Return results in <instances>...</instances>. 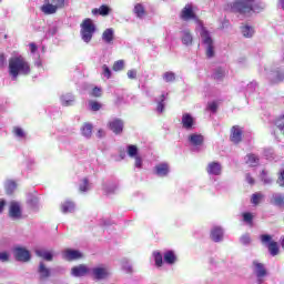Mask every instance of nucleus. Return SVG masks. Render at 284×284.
Here are the masks:
<instances>
[{
  "mask_svg": "<svg viewBox=\"0 0 284 284\" xmlns=\"http://www.w3.org/2000/svg\"><path fill=\"white\" fill-rule=\"evenodd\" d=\"M80 28L82 41H84V43H90L92 41V38L94 37V32H97V24H94V21H92V19L87 18L83 20Z\"/></svg>",
  "mask_w": 284,
  "mask_h": 284,
  "instance_id": "2",
  "label": "nucleus"
},
{
  "mask_svg": "<svg viewBox=\"0 0 284 284\" xmlns=\"http://www.w3.org/2000/svg\"><path fill=\"white\" fill-rule=\"evenodd\" d=\"M115 190L116 183L106 182L103 184V192H105V194H114Z\"/></svg>",
  "mask_w": 284,
  "mask_h": 284,
  "instance_id": "32",
  "label": "nucleus"
},
{
  "mask_svg": "<svg viewBox=\"0 0 284 284\" xmlns=\"http://www.w3.org/2000/svg\"><path fill=\"white\" fill-rule=\"evenodd\" d=\"M9 74L12 81L19 79V74H30V63L22 55H13L9 59Z\"/></svg>",
  "mask_w": 284,
  "mask_h": 284,
  "instance_id": "1",
  "label": "nucleus"
},
{
  "mask_svg": "<svg viewBox=\"0 0 284 284\" xmlns=\"http://www.w3.org/2000/svg\"><path fill=\"white\" fill-rule=\"evenodd\" d=\"M36 254L37 256H39L40 258H43L44 261H52L53 258L52 252L45 251L43 248L36 250Z\"/></svg>",
  "mask_w": 284,
  "mask_h": 284,
  "instance_id": "25",
  "label": "nucleus"
},
{
  "mask_svg": "<svg viewBox=\"0 0 284 284\" xmlns=\"http://www.w3.org/2000/svg\"><path fill=\"white\" fill-rule=\"evenodd\" d=\"M6 190L7 194H12L17 190V183L14 181H7Z\"/></svg>",
  "mask_w": 284,
  "mask_h": 284,
  "instance_id": "41",
  "label": "nucleus"
},
{
  "mask_svg": "<svg viewBox=\"0 0 284 284\" xmlns=\"http://www.w3.org/2000/svg\"><path fill=\"white\" fill-rule=\"evenodd\" d=\"M194 10L192 9V4H186L182 12H181V19H183V21H190V19H194Z\"/></svg>",
  "mask_w": 284,
  "mask_h": 284,
  "instance_id": "20",
  "label": "nucleus"
},
{
  "mask_svg": "<svg viewBox=\"0 0 284 284\" xmlns=\"http://www.w3.org/2000/svg\"><path fill=\"white\" fill-rule=\"evenodd\" d=\"M277 183H278V185H281V187H284V170L282 172H280Z\"/></svg>",
  "mask_w": 284,
  "mask_h": 284,
  "instance_id": "59",
  "label": "nucleus"
},
{
  "mask_svg": "<svg viewBox=\"0 0 284 284\" xmlns=\"http://www.w3.org/2000/svg\"><path fill=\"white\" fill-rule=\"evenodd\" d=\"M0 261L1 263H8L10 261V254L8 252H0Z\"/></svg>",
  "mask_w": 284,
  "mask_h": 284,
  "instance_id": "53",
  "label": "nucleus"
},
{
  "mask_svg": "<svg viewBox=\"0 0 284 284\" xmlns=\"http://www.w3.org/2000/svg\"><path fill=\"white\" fill-rule=\"evenodd\" d=\"M164 263L168 265H174V263H176V254L174 251H166L164 253Z\"/></svg>",
  "mask_w": 284,
  "mask_h": 284,
  "instance_id": "26",
  "label": "nucleus"
},
{
  "mask_svg": "<svg viewBox=\"0 0 284 284\" xmlns=\"http://www.w3.org/2000/svg\"><path fill=\"white\" fill-rule=\"evenodd\" d=\"M126 77L128 79H136V69L129 70Z\"/></svg>",
  "mask_w": 284,
  "mask_h": 284,
  "instance_id": "58",
  "label": "nucleus"
},
{
  "mask_svg": "<svg viewBox=\"0 0 284 284\" xmlns=\"http://www.w3.org/2000/svg\"><path fill=\"white\" fill-rule=\"evenodd\" d=\"M253 274L256 276V284H263L265 276H267V270L262 263L254 261L253 262Z\"/></svg>",
  "mask_w": 284,
  "mask_h": 284,
  "instance_id": "7",
  "label": "nucleus"
},
{
  "mask_svg": "<svg viewBox=\"0 0 284 284\" xmlns=\"http://www.w3.org/2000/svg\"><path fill=\"white\" fill-rule=\"evenodd\" d=\"M77 210V205L72 201H65L61 204L62 214H72Z\"/></svg>",
  "mask_w": 284,
  "mask_h": 284,
  "instance_id": "22",
  "label": "nucleus"
},
{
  "mask_svg": "<svg viewBox=\"0 0 284 284\" xmlns=\"http://www.w3.org/2000/svg\"><path fill=\"white\" fill-rule=\"evenodd\" d=\"M182 43H184V45H191L192 34L190 33V31L187 30L182 31Z\"/></svg>",
  "mask_w": 284,
  "mask_h": 284,
  "instance_id": "37",
  "label": "nucleus"
},
{
  "mask_svg": "<svg viewBox=\"0 0 284 284\" xmlns=\"http://www.w3.org/2000/svg\"><path fill=\"white\" fill-rule=\"evenodd\" d=\"M90 276H92L94 281H105L112 276V271L106 265H99L91 268Z\"/></svg>",
  "mask_w": 284,
  "mask_h": 284,
  "instance_id": "5",
  "label": "nucleus"
},
{
  "mask_svg": "<svg viewBox=\"0 0 284 284\" xmlns=\"http://www.w3.org/2000/svg\"><path fill=\"white\" fill-rule=\"evenodd\" d=\"M126 151L131 159L139 156V149L136 145H129Z\"/></svg>",
  "mask_w": 284,
  "mask_h": 284,
  "instance_id": "39",
  "label": "nucleus"
},
{
  "mask_svg": "<svg viewBox=\"0 0 284 284\" xmlns=\"http://www.w3.org/2000/svg\"><path fill=\"white\" fill-rule=\"evenodd\" d=\"M274 205L277 207H284V195L281 193H275L272 196Z\"/></svg>",
  "mask_w": 284,
  "mask_h": 284,
  "instance_id": "31",
  "label": "nucleus"
},
{
  "mask_svg": "<svg viewBox=\"0 0 284 284\" xmlns=\"http://www.w3.org/2000/svg\"><path fill=\"white\" fill-rule=\"evenodd\" d=\"M133 12L138 19H143V17H145V8L141 3L134 6Z\"/></svg>",
  "mask_w": 284,
  "mask_h": 284,
  "instance_id": "30",
  "label": "nucleus"
},
{
  "mask_svg": "<svg viewBox=\"0 0 284 284\" xmlns=\"http://www.w3.org/2000/svg\"><path fill=\"white\" fill-rule=\"evenodd\" d=\"M123 68H125V61H123V60H118L113 64L114 72H121V70H123Z\"/></svg>",
  "mask_w": 284,
  "mask_h": 284,
  "instance_id": "43",
  "label": "nucleus"
},
{
  "mask_svg": "<svg viewBox=\"0 0 284 284\" xmlns=\"http://www.w3.org/2000/svg\"><path fill=\"white\" fill-rule=\"evenodd\" d=\"M6 207V200L0 201V214L3 212V209Z\"/></svg>",
  "mask_w": 284,
  "mask_h": 284,
  "instance_id": "64",
  "label": "nucleus"
},
{
  "mask_svg": "<svg viewBox=\"0 0 284 284\" xmlns=\"http://www.w3.org/2000/svg\"><path fill=\"white\" fill-rule=\"evenodd\" d=\"M38 274H39L40 281H45L50 278L51 271L49 267L45 266L43 262H40L38 267Z\"/></svg>",
  "mask_w": 284,
  "mask_h": 284,
  "instance_id": "17",
  "label": "nucleus"
},
{
  "mask_svg": "<svg viewBox=\"0 0 284 284\" xmlns=\"http://www.w3.org/2000/svg\"><path fill=\"white\" fill-rule=\"evenodd\" d=\"M109 128L114 134H121L123 132V121L114 119L109 123Z\"/></svg>",
  "mask_w": 284,
  "mask_h": 284,
  "instance_id": "19",
  "label": "nucleus"
},
{
  "mask_svg": "<svg viewBox=\"0 0 284 284\" xmlns=\"http://www.w3.org/2000/svg\"><path fill=\"white\" fill-rule=\"evenodd\" d=\"M187 141L190 145L193 148V150H196L201 148V145H203L205 138L199 133H192L189 135Z\"/></svg>",
  "mask_w": 284,
  "mask_h": 284,
  "instance_id": "14",
  "label": "nucleus"
},
{
  "mask_svg": "<svg viewBox=\"0 0 284 284\" xmlns=\"http://www.w3.org/2000/svg\"><path fill=\"white\" fill-rule=\"evenodd\" d=\"M254 1L256 0H235L231 9L233 12H239L240 14H250V12H256Z\"/></svg>",
  "mask_w": 284,
  "mask_h": 284,
  "instance_id": "3",
  "label": "nucleus"
},
{
  "mask_svg": "<svg viewBox=\"0 0 284 284\" xmlns=\"http://www.w3.org/2000/svg\"><path fill=\"white\" fill-rule=\"evenodd\" d=\"M102 74L105 77V79H110L112 77V71L110 70V67L108 64H104L102 67Z\"/></svg>",
  "mask_w": 284,
  "mask_h": 284,
  "instance_id": "47",
  "label": "nucleus"
},
{
  "mask_svg": "<svg viewBox=\"0 0 284 284\" xmlns=\"http://www.w3.org/2000/svg\"><path fill=\"white\" fill-rule=\"evenodd\" d=\"M207 109L211 112H216V110L219 109V104H216V102H210L209 105H207Z\"/></svg>",
  "mask_w": 284,
  "mask_h": 284,
  "instance_id": "57",
  "label": "nucleus"
},
{
  "mask_svg": "<svg viewBox=\"0 0 284 284\" xmlns=\"http://www.w3.org/2000/svg\"><path fill=\"white\" fill-rule=\"evenodd\" d=\"M261 179L264 183V185H271L272 183V178H270V175H267V171L263 170L261 173Z\"/></svg>",
  "mask_w": 284,
  "mask_h": 284,
  "instance_id": "44",
  "label": "nucleus"
},
{
  "mask_svg": "<svg viewBox=\"0 0 284 284\" xmlns=\"http://www.w3.org/2000/svg\"><path fill=\"white\" fill-rule=\"evenodd\" d=\"M9 216L13 221H19V219H22L23 214L21 211V204L19 202H11L9 206Z\"/></svg>",
  "mask_w": 284,
  "mask_h": 284,
  "instance_id": "13",
  "label": "nucleus"
},
{
  "mask_svg": "<svg viewBox=\"0 0 284 284\" xmlns=\"http://www.w3.org/2000/svg\"><path fill=\"white\" fill-rule=\"evenodd\" d=\"M271 83H281L284 81V65H280L271 71L267 75Z\"/></svg>",
  "mask_w": 284,
  "mask_h": 284,
  "instance_id": "9",
  "label": "nucleus"
},
{
  "mask_svg": "<svg viewBox=\"0 0 284 284\" xmlns=\"http://www.w3.org/2000/svg\"><path fill=\"white\" fill-rule=\"evenodd\" d=\"M65 8V0H44L40 10L43 14H57L59 10Z\"/></svg>",
  "mask_w": 284,
  "mask_h": 284,
  "instance_id": "4",
  "label": "nucleus"
},
{
  "mask_svg": "<svg viewBox=\"0 0 284 284\" xmlns=\"http://www.w3.org/2000/svg\"><path fill=\"white\" fill-rule=\"evenodd\" d=\"M206 172L210 176H221L223 172V166L219 162H210L206 166Z\"/></svg>",
  "mask_w": 284,
  "mask_h": 284,
  "instance_id": "16",
  "label": "nucleus"
},
{
  "mask_svg": "<svg viewBox=\"0 0 284 284\" xmlns=\"http://www.w3.org/2000/svg\"><path fill=\"white\" fill-rule=\"evenodd\" d=\"M92 97H101V88H98L95 87L93 90H92Z\"/></svg>",
  "mask_w": 284,
  "mask_h": 284,
  "instance_id": "60",
  "label": "nucleus"
},
{
  "mask_svg": "<svg viewBox=\"0 0 284 284\" xmlns=\"http://www.w3.org/2000/svg\"><path fill=\"white\" fill-rule=\"evenodd\" d=\"M135 163H134V168H138V170H141V168H143V159H141L140 155L135 156Z\"/></svg>",
  "mask_w": 284,
  "mask_h": 284,
  "instance_id": "54",
  "label": "nucleus"
},
{
  "mask_svg": "<svg viewBox=\"0 0 284 284\" xmlns=\"http://www.w3.org/2000/svg\"><path fill=\"white\" fill-rule=\"evenodd\" d=\"M89 108L93 111V112H99V110H101V103L97 102V101H91L89 102Z\"/></svg>",
  "mask_w": 284,
  "mask_h": 284,
  "instance_id": "48",
  "label": "nucleus"
},
{
  "mask_svg": "<svg viewBox=\"0 0 284 284\" xmlns=\"http://www.w3.org/2000/svg\"><path fill=\"white\" fill-rule=\"evenodd\" d=\"M223 77H225V70H223V69H217L213 73V79H215L216 81H221V79H223Z\"/></svg>",
  "mask_w": 284,
  "mask_h": 284,
  "instance_id": "45",
  "label": "nucleus"
},
{
  "mask_svg": "<svg viewBox=\"0 0 284 284\" xmlns=\"http://www.w3.org/2000/svg\"><path fill=\"white\" fill-rule=\"evenodd\" d=\"M261 241L263 245H266L271 256L278 255V243L272 241L271 235H267V234L261 235Z\"/></svg>",
  "mask_w": 284,
  "mask_h": 284,
  "instance_id": "8",
  "label": "nucleus"
},
{
  "mask_svg": "<svg viewBox=\"0 0 284 284\" xmlns=\"http://www.w3.org/2000/svg\"><path fill=\"white\" fill-rule=\"evenodd\" d=\"M253 219H254V216L252 215V213H243L244 223H247L248 225H252V220Z\"/></svg>",
  "mask_w": 284,
  "mask_h": 284,
  "instance_id": "50",
  "label": "nucleus"
},
{
  "mask_svg": "<svg viewBox=\"0 0 284 284\" xmlns=\"http://www.w3.org/2000/svg\"><path fill=\"white\" fill-rule=\"evenodd\" d=\"M201 39L202 43L206 45V57L209 59H212V57H214V42L212 40V37L210 36V31L205 29L203 24L201 29Z\"/></svg>",
  "mask_w": 284,
  "mask_h": 284,
  "instance_id": "6",
  "label": "nucleus"
},
{
  "mask_svg": "<svg viewBox=\"0 0 284 284\" xmlns=\"http://www.w3.org/2000/svg\"><path fill=\"white\" fill-rule=\"evenodd\" d=\"M181 123L184 130H194L196 128V118H193L190 113H183Z\"/></svg>",
  "mask_w": 284,
  "mask_h": 284,
  "instance_id": "10",
  "label": "nucleus"
},
{
  "mask_svg": "<svg viewBox=\"0 0 284 284\" xmlns=\"http://www.w3.org/2000/svg\"><path fill=\"white\" fill-rule=\"evenodd\" d=\"M246 181L250 185H254V179L252 178V175L246 174Z\"/></svg>",
  "mask_w": 284,
  "mask_h": 284,
  "instance_id": "63",
  "label": "nucleus"
},
{
  "mask_svg": "<svg viewBox=\"0 0 284 284\" xmlns=\"http://www.w3.org/2000/svg\"><path fill=\"white\" fill-rule=\"evenodd\" d=\"M242 34L246 39H252V37H254V28H252V27H250L247 24L242 27Z\"/></svg>",
  "mask_w": 284,
  "mask_h": 284,
  "instance_id": "34",
  "label": "nucleus"
},
{
  "mask_svg": "<svg viewBox=\"0 0 284 284\" xmlns=\"http://www.w3.org/2000/svg\"><path fill=\"white\" fill-rule=\"evenodd\" d=\"M153 258L155 261L156 267H161V265H163V255L161 254V252H153Z\"/></svg>",
  "mask_w": 284,
  "mask_h": 284,
  "instance_id": "38",
  "label": "nucleus"
},
{
  "mask_svg": "<svg viewBox=\"0 0 284 284\" xmlns=\"http://www.w3.org/2000/svg\"><path fill=\"white\" fill-rule=\"evenodd\" d=\"M62 258H64V261H77L83 258V254L78 250L67 248L62 252Z\"/></svg>",
  "mask_w": 284,
  "mask_h": 284,
  "instance_id": "15",
  "label": "nucleus"
},
{
  "mask_svg": "<svg viewBox=\"0 0 284 284\" xmlns=\"http://www.w3.org/2000/svg\"><path fill=\"white\" fill-rule=\"evenodd\" d=\"M165 99H168V93H162L160 99L156 100L158 106L156 112L162 114L163 110H165Z\"/></svg>",
  "mask_w": 284,
  "mask_h": 284,
  "instance_id": "27",
  "label": "nucleus"
},
{
  "mask_svg": "<svg viewBox=\"0 0 284 284\" xmlns=\"http://www.w3.org/2000/svg\"><path fill=\"white\" fill-rule=\"evenodd\" d=\"M211 239L215 243H220V241H223V229L220 226H215L211 230Z\"/></svg>",
  "mask_w": 284,
  "mask_h": 284,
  "instance_id": "23",
  "label": "nucleus"
},
{
  "mask_svg": "<svg viewBox=\"0 0 284 284\" xmlns=\"http://www.w3.org/2000/svg\"><path fill=\"white\" fill-rule=\"evenodd\" d=\"M82 136H85V139H90L92 136V124L87 123L81 129Z\"/></svg>",
  "mask_w": 284,
  "mask_h": 284,
  "instance_id": "35",
  "label": "nucleus"
},
{
  "mask_svg": "<svg viewBox=\"0 0 284 284\" xmlns=\"http://www.w3.org/2000/svg\"><path fill=\"white\" fill-rule=\"evenodd\" d=\"M90 273L91 268L85 264H80L71 268V275H73L75 278H81V276H90Z\"/></svg>",
  "mask_w": 284,
  "mask_h": 284,
  "instance_id": "12",
  "label": "nucleus"
},
{
  "mask_svg": "<svg viewBox=\"0 0 284 284\" xmlns=\"http://www.w3.org/2000/svg\"><path fill=\"white\" fill-rule=\"evenodd\" d=\"M155 174L158 176H168L170 174V165L168 163H160L155 166Z\"/></svg>",
  "mask_w": 284,
  "mask_h": 284,
  "instance_id": "21",
  "label": "nucleus"
},
{
  "mask_svg": "<svg viewBox=\"0 0 284 284\" xmlns=\"http://www.w3.org/2000/svg\"><path fill=\"white\" fill-rule=\"evenodd\" d=\"M14 134L18 136V139H26V132L21 128H16L14 129Z\"/></svg>",
  "mask_w": 284,
  "mask_h": 284,
  "instance_id": "51",
  "label": "nucleus"
},
{
  "mask_svg": "<svg viewBox=\"0 0 284 284\" xmlns=\"http://www.w3.org/2000/svg\"><path fill=\"white\" fill-rule=\"evenodd\" d=\"M79 190L80 192H89V190H92V184L90 183V180H88V178L81 180Z\"/></svg>",
  "mask_w": 284,
  "mask_h": 284,
  "instance_id": "29",
  "label": "nucleus"
},
{
  "mask_svg": "<svg viewBox=\"0 0 284 284\" xmlns=\"http://www.w3.org/2000/svg\"><path fill=\"white\" fill-rule=\"evenodd\" d=\"M240 241H241V244L242 245H250V243H251V239H250V235H243L241 239H240Z\"/></svg>",
  "mask_w": 284,
  "mask_h": 284,
  "instance_id": "56",
  "label": "nucleus"
},
{
  "mask_svg": "<svg viewBox=\"0 0 284 284\" xmlns=\"http://www.w3.org/2000/svg\"><path fill=\"white\" fill-rule=\"evenodd\" d=\"M163 80L166 82V83H172V81H175L176 80V74H174V72L172 71H168L163 74Z\"/></svg>",
  "mask_w": 284,
  "mask_h": 284,
  "instance_id": "40",
  "label": "nucleus"
},
{
  "mask_svg": "<svg viewBox=\"0 0 284 284\" xmlns=\"http://www.w3.org/2000/svg\"><path fill=\"white\" fill-rule=\"evenodd\" d=\"M102 41L106 43V45H112L114 43V29L109 28L102 33Z\"/></svg>",
  "mask_w": 284,
  "mask_h": 284,
  "instance_id": "18",
  "label": "nucleus"
},
{
  "mask_svg": "<svg viewBox=\"0 0 284 284\" xmlns=\"http://www.w3.org/2000/svg\"><path fill=\"white\" fill-rule=\"evenodd\" d=\"M13 256L22 263H28V261H30V251L21 246H17L13 248Z\"/></svg>",
  "mask_w": 284,
  "mask_h": 284,
  "instance_id": "11",
  "label": "nucleus"
},
{
  "mask_svg": "<svg viewBox=\"0 0 284 284\" xmlns=\"http://www.w3.org/2000/svg\"><path fill=\"white\" fill-rule=\"evenodd\" d=\"M61 103L62 105H72V103H74V95L67 93L61 97Z\"/></svg>",
  "mask_w": 284,
  "mask_h": 284,
  "instance_id": "33",
  "label": "nucleus"
},
{
  "mask_svg": "<svg viewBox=\"0 0 284 284\" xmlns=\"http://www.w3.org/2000/svg\"><path fill=\"white\" fill-rule=\"evenodd\" d=\"M110 10L108 6L102 4L99 9H93L92 14H101V17H108L110 14Z\"/></svg>",
  "mask_w": 284,
  "mask_h": 284,
  "instance_id": "28",
  "label": "nucleus"
},
{
  "mask_svg": "<svg viewBox=\"0 0 284 284\" xmlns=\"http://www.w3.org/2000/svg\"><path fill=\"white\" fill-rule=\"evenodd\" d=\"M122 270L126 272V274H131L132 272V264L126 260L121 261Z\"/></svg>",
  "mask_w": 284,
  "mask_h": 284,
  "instance_id": "42",
  "label": "nucleus"
},
{
  "mask_svg": "<svg viewBox=\"0 0 284 284\" xmlns=\"http://www.w3.org/2000/svg\"><path fill=\"white\" fill-rule=\"evenodd\" d=\"M8 65V58L6 54L0 53V68H6Z\"/></svg>",
  "mask_w": 284,
  "mask_h": 284,
  "instance_id": "55",
  "label": "nucleus"
},
{
  "mask_svg": "<svg viewBox=\"0 0 284 284\" xmlns=\"http://www.w3.org/2000/svg\"><path fill=\"white\" fill-rule=\"evenodd\" d=\"M247 90L250 92H254V90H256V82H251L248 85H247Z\"/></svg>",
  "mask_w": 284,
  "mask_h": 284,
  "instance_id": "61",
  "label": "nucleus"
},
{
  "mask_svg": "<svg viewBox=\"0 0 284 284\" xmlns=\"http://www.w3.org/2000/svg\"><path fill=\"white\" fill-rule=\"evenodd\" d=\"M262 199H263V195L261 193H254L252 195L251 203H253V205H258Z\"/></svg>",
  "mask_w": 284,
  "mask_h": 284,
  "instance_id": "46",
  "label": "nucleus"
},
{
  "mask_svg": "<svg viewBox=\"0 0 284 284\" xmlns=\"http://www.w3.org/2000/svg\"><path fill=\"white\" fill-rule=\"evenodd\" d=\"M264 156L265 159H267L268 161H272V159H274V150L272 149H266L264 151Z\"/></svg>",
  "mask_w": 284,
  "mask_h": 284,
  "instance_id": "52",
  "label": "nucleus"
},
{
  "mask_svg": "<svg viewBox=\"0 0 284 284\" xmlns=\"http://www.w3.org/2000/svg\"><path fill=\"white\" fill-rule=\"evenodd\" d=\"M29 48H30L32 54H34V52H37V44L34 42H31L29 44Z\"/></svg>",
  "mask_w": 284,
  "mask_h": 284,
  "instance_id": "62",
  "label": "nucleus"
},
{
  "mask_svg": "<svg viewBox=\"0 0 284 284\" xmlns=\"http://www.w3.org/2000/svg\"><path fill=\"white\" fill-rule=\"evenodd\" d=\"M243 136V131L239 126H233L232 134H231V141L233 143H240L241 139Z\"/></svg>",
  "mask_w": 284,
  "mask_h": 284,
  "instance_id": "24",
  "label": "nucleus"
},
{
  "mask_svg": "<svg viewBox=\"0 0 284 284\" xmlns=\"http://www.w3.org/2000/svg\"><path fill=\"white\" fill-rule=\"evenodd\" d=\"M246 163L252 168H256V165H258V156H256L255 154L246 155Z\"/></svg>",
  "mask_w": 284,
  "mask_h": 284,
  "instance_id": "36",
  "label": "nucleus"
},
{
  "mask_svg": "<svg viewBox=\"0 0 284 284\" xmlns=\"http://www.w3.org/2000/svg\"><path fill=\"white\" fill-rule=\"evenodd\" d=\"M275 125L276 128L280 129L281 132H283L284 134V115L278 118L276 121H275Z\"/></svg>",
  "mask_w": 284,
  "mask_h": 284,
  "instance_id": "49",
  "label": "nucleus"
}]
</instances>
